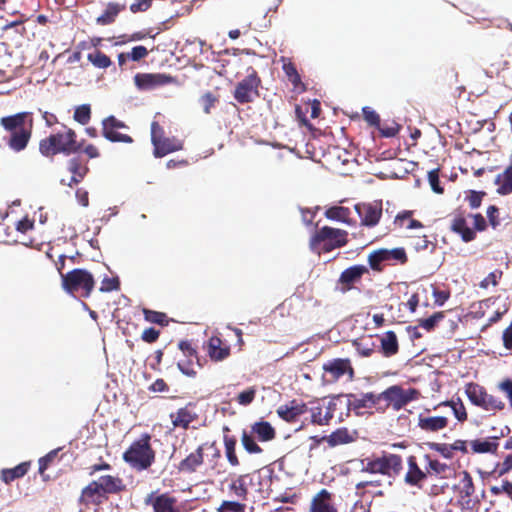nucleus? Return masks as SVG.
Wrapping results in <instances>:
<instances>
[{"instance_id": "1", "label": "nucleus", "mask_w": 512, "mask_h": 512, "mask_svg": "<svg viewBox=\"0 0 512 512\" xmlns=\"http://www.w3.org/2000/svg\"><path fill=\"white\" fill-rule=\"evenodd\" d=\"M83 143V140H77V134L72 128L61 124L60 128L39 141V152L52 159L58 154L71 155L80 152Z\"/></svg>"}, {"instance_id": "2", "label": "nucleus", "mask_w": 512, "mask_h": 512, "mask_svg": "<svg viewBox=\"0 0 512 512\" xmlns=\"http://www.w3.org/2000/svg\"><path fill=\"white\" fill-rule=\"evenodd\" d=\"M0 125L10 135L7 139L8 147L14 152L26 149L33 130V116L31 112H19L14 115L4 116L0 119Z\"/></svg>"}, {"instance_id": "3", "label": "nucleus", "mask_w": 512, "mask_h": 512, "mask_svg": "<svg viewBox=\"0 0 512 512\" xmlns=\"http://www.w3.org/2000/svg\"><path fill=\"white\" fill-rule=\"evenodd\" d=\"M348 243V233L345 230L324 226L315 231L310 238V248L313 251L321 249L330 252Z\"/></svg>"}, {"instance_id": "4", "label": "nucleus", "mask_w": 512, "mask_h": 512, "mask_svg": "<svg viewBox=\"0 0 512 512\" xmlns=\"http://www.w3.org/2000/svg\"><path fill=\"white\" fill-rule=\"evenodd\" d=\"M61 279L62 287L67 293H80L84 298H88L95 287L93 275L85 269H73L66 274H61Z\"/></svg>"}, {"instance_id": "5", "label": "nucleus", "mask_w": 512, "mask_h": 512, "mask_svg": "<svg viewBox=\"0 0 512 512\" xmlns=\"http://www.w3.org/2000/svg\"><path fill=\"white\" fill-rule=\"evenodd\" d=\"M246 71V77L236 84L233 92V97L239 104L251 103L260 96L261 78L253 67Z\"/></svg>"}, {"instance_id": "6", "label": "nucleus", "mask_w": 512, "mask_h": 512, "mask_svg": "<svg viewBox=\"0 0 512 512\" xmlns=\"http://www.w3.org/2000/svg\"><path fill=\"white\" fill-rule=\"evenodd\" d=\"M417 394L418 392L415 389L404 390L397 385L391 386L382 393H379L381 406H378V411L384 412L390 406L398 411L414 400Z\"/></svg>"}, {"instance_id": "7", "label": "nucleus", "mask_w": 512, "mask_h": 512, "mask_svg": "<svg viewBox=\"0 0 512 512\" xmlns=\"http://www.w3.org/2000/svg\"><path fill=\"white\" fill-rule=\"evenodd\" d=\"M450 229L464 242H470L476 238L477 231H480V214L457 213L450 221Z\"/></svg>"}, {"instance_id": "8", "label": "nucleus", "mask_w": 512, "mask_h": 512, "mask_svg": "<svg viewBox=\"0 0 512 512\" xmlns=\"http://www.w3.org/2000/svg\"><path fill=\"white\" fill-rule=\"evenodd\" d=\"M275 437V428L268 421L260 420L251 425L250 433L243 431L241 440L244 448H260L256 441L268 442Z\"/></svg>"}, {"instance_id": "9", "label": "nucleus", "mask_w": 512, "mask_h": 512, "mask_svg": "<svg viewBox=\"0 0 512 512\" xmlns=\"http://www.w3.org/2000/svg\"><path fill=\"white\" fill-rule=\"evenodd\" d=\"M360 218V224L364 227H375L379 224L383 213L382 200L372 202H360L354 206Z\"/></svg>"}, {"instance_id": "10", "label": "nucleus", "mask_w": 512, "mask_h": 512, "mask_svg": "<svg viewBox=\"0 0 512 512\" xmlns=\"http://www.w3.org/2000/svg\"><path fill=\"white\" fill-rule=\"evenodd\" d=\"M322 369L325 374L330 376V381L332 382L338 381L345 375L349 381L355 378V370L349 358L330 359L323 364Z\"/></svg>"}, {"instance_id": "11", "label": "nucleus", "mask_w": 512, "mask_h": 512, "mask_svg": "<svg viewBox=\"0 0 512 512\" xmlns=\"http://www.w3.org/2000/svg\"><path fill=\"white\" fill-rule=\"evenodd\" d=\"M178 347L185 356V359L179 360L177 362V367L184 375L188 377H195L197 375L195 367L201 368L196 349L188 340L180 341Z\"/></svg>"}, {"instance_id": "12", "label": "nucleus", "mask_w": 512, "mask_h": 512, "mask_svg": "<svg viewBox=\"0 0 512 512\" xmlns=\"http://www.w3.org/2000/svg\"><path fill=\"white\" fill-rule=\"evenodd\" d=\"M119 129L128 130L129 127L125 122L110 115L102 120V135L110 142L132 143L133 138L125 133H120Z\"/></svg>"}, {"instance_id": "13", "label": "nucleus", "mask_w": 512, "mask_h": 512, "mask_svg": "<svg viewBox=\"0 0 512 512\" xmlns=\"http://www.w3.org/2000/svg\"><path fill=\"white\" fill-rule=\"evenodd\" d=\"M172 83H176V79L165 73H137L134 76V84L139 90H152Z\"/></svg>"}, {"instance_id": "14", "label": "nucleus", "mask_w": 512, "mask_h": 512, "mask_svg": "<svg viewBox=\"0 0 512 512\" xmlns=\"http://www.w3.org/2000/svg\"><path fill=\"white\" fill-rule=\"evenodd\" d=\"M366 274H369V269L365 265H353L346 268L341 272L337 281L340 291L346 293L352 290Z\"/></svg>"}, {"instance_id": "15", "label": "nucleus", "mask_w": 512, "mask_h": 512, "mask_svg": "<svg viewBox=\"0 0 512 512\" xmlns=\"http://www.w3.org/2000/svg\"><path fill=\"white\" fill-rule=\"evenodd\" d=\"M67 170L71 173V178L69 179V181H65V179H62L61 184L67 185L72 188L83 181V179L89 172V167L87 161L77 156L68 160Z\"/></svg>"}, {"instance_id": "16", "label": "nucleus", "mask_w": 512, "mask_h": 512, "mask_svg": "<svg viewBox=\"0 0 512 512\" xmlns=\"http://www.w3.org/2000/svg\"><path fill=\"white\" fill-rule=\"evenodd\" d=\"M308 408L306 403L293 399L287 404L281 405L277 408V415L284 421L293 423L298 418L307 412Z\"/></svg>"}, {"instance_id": "17", "label": "nucleus", "mask_w": 512, "mask_h": 512, "mask_svg": "<svg viewBox=\"0 0 512 512\" xmlns=\"http://www.w3.org/2000/svg\"><path fill=\"white\" fill-rule=\"evenodd\" d=\"M123 458L131 467L142 470L151 464L154 454L153 450H126Z\"/></svg>"}, {"instance_id": "18", "label": "nucleus", "mask_w": 512, "mask_h": 512, "mask_svg": "<svg viewBox=\"0 0 512 512\" xmlns=\"http://www.w3.org/2000/svg\"><path fill=\"white\" fill-rule=\"evenodd\" d=\"M170 419L174 427L187 429L189 425L197 419L195 404L192 402L187 403L184 407L171 413Z\"/></svg>"}, {"instance_id": "19", "label": "nucleus", "mask_w": 512, "mask_h": 512, "mask_svg": "<svg viewBox=\"0 0 512 512\" xmlns=\"http://www.w3.org/2000/svg\"><path fill=\"white\" fill-rule=\"evenodd\" d=\"M230 346L219 336H211L207 342V354L212 361L220 362L230 356Z\"/></svg>"}, {"instance_id": "20", "label": "nucleus", "mask_w": 512, "mask_h": 512, "mask_svg": "<svg viewBox=\"0 0 512 512\" xmlns=\"http://www.w3.org/2000/svg\"><path fill=\"white\" fill-rule=\"evenodd\" d=\"M349 406L360 413L361 409H372L375 408L378 411V406H381L379 394L372 392L362 394L360 396L350 395Z\"/></svg>"}, {"instance_id": "21", "label": "nucleus", "mask_w": 512, "mask_h": 512, "mask_svg": "<svg viewBox=\"0 0 512 512\" xmlns=\"http://www.w3.org/2000/svg\"><path fill=\"white\" fill-rule=\"evenodd\" d=\"M400 345L396 333L392 330L386 331L380 336L379 352L385 358H391L398 354Z\"/></svg>"}, {"instance_id": "22", "label": "nucleus", "mask_w": 512, "mask_h": 512, "mask_svg": "<svg viewBox=\"0 0 512 512\" xmlns=\"http://www.w3.org/2000/svg\"><path fill=\"white\" fill-rule=\"evenodd\" d=\"M310 512H338L331 494L326 490L322 489L312 499Z\"/></svg>"}, {"instance_id": "23", "label": "nucleus", "mask_w": 512, "mask_h": 512, "mask_svg": "<svg viewBox=\"0 0 512 512\" xmlns=\"http://www.w3.org/2000/svg\"><path fill=\"white\" fill-rule=\"evenodd\" d=\"M183 149V142L175 137H164L156 141L154 145V156L157 158Z\"/></svg>"}, {"instance_id": "24", "label": "nucleus", "mask_w": 512, "mask_h": 512, "mask_svg": "<svg viewBox=\"0 0 512 512\" xmlns=\"http://www.w3.org/2000/svg\"><path fill=\"white\" fill-rule=\"evenodd\" d=\"M448 425V418L444 416H425L420 414L418 417V426L426 432H437Z\"/></svg>"}, {"instance_id": "25", "label": "nucleus", "mask_w": 512, "mask_h": 512, "mask_svg": "<svg viewBox=\"0 0 512 512\" xmlns=\"http://www.w3.org/2000/svg\"><path fill=\"white\" fill-rule=\"evenodd\" d=\"M414 211H400L394 218V226L398 229L416 230L424 227L423 223L413 218Z\"/></svg>"}, {"instance_id": "26", "label": "nucleus", "mask_w": 512, "mask_h": 512, "mask_svg": "<svg viewBox=\"0 0 512 512\" xmlns=\"http://www.w3.org/2000/svg\"><path fill=\"white\" fill-rule=\"evenodd\" d=\"M494 184L497 194L506 196L512 193V160L510 165L496 176Z\"/></svg>"}, {"instance_id": "27", "label": "nucleus", "mask_w": 512, "mask_h": 512, "mask_svg": "<svg viewBox=\"0 0 512 512\" xmlns=\"http://www.w3.org/2000/svg\"><path fill=\"white\" fill-rule=\"evenodd\" d=\"M126 9L125 4H120L116 2H109L106 5L103 13L96 18V23L101 26H106L115 22L117 16L120 12Z\"/></svg>"}, {"instance_id": "28", "label": "nucleus", "mask_w": 512, "mask_h": 512, "mask_svg": "<svg viewBox=\"0 0 512 512\" xmlns=\"http://www.w3.org/2000/svg\"><path fill=\"white\" fill-rule=\"evenodd\" d=\"M105 493L102 492L95 481L88 484L81 493L80 501L83 504H99L105 498Z\"/></svg>"}, {"instance_id": "29", "label": "nucleus", "mask_w": 512, "mask_h": 512, "mask_svg": "<svg viewBox=\"0 0 512 512\" xmlns=\"http://www.w3.org/2000/svg\"><path fill=\"white\" fill-rule=\"evenodd\" d=\"M357 354L360 357H371L376 352V343L373 341L372 336L357 338L352 341Z\"/></svg>"}, {"instance_id": "30", "label": "nucleus", "mask_w": 512, "mask_h": 512, "mask_svg": "<svg viewBox=\"0 0 512 512\" xmlns=\"http://www.w3.org/2000/svg\"><path fill=\"white\" fill-rule=\"evenodd\" d=\"M250 484L251 478L248 475H242L231 481L229 485V491L238 499L245 500Z\"/></svg>"}, {"instance_id": "31", "label": "nucleus", "mask_w": 512, "mask_h": 512, "mask_svg": "<svg viewBox=\"0 0 512 512\" xmlns=\"http://www.w3.org/2000/svg\"><path fill=\"white\" fill-rule=\"evenodd\" d=\"M324 215L329 220L343 222L348 225L354 223L350 218L351 211L348 207L331 206L325 210Z\"/></svg>"}, {"instance_id": "32", "label": "nucleus", "mask_w": 512, "mask_h": 512, "mask_svg": "<svg viewBox=\"0 0 512 512\" xmlns=\"http://www.w3.org/2000/svg\"><path fill=\"white\" fill-rule=\"evenodd\" d=\"M282 69L288 80L291 82L294 90L299 92H304L306 90V86L301 81V77L296 69V66L291 61L284 62Z\"/></svg>"}, {"instance_id": "33", "label": "nucleus", "mask_w": 512, "mask_h": 512, "mask_svg": "<svg viewBox=\"0 0 512 512\" xmlns=\"http://www.w3.org/2000/svg\"><path fill=\"white\" fill-rule=\"evenodd\" d=\"M29 462H23L13 468H5L1 470V480L6 484L23 477L29 470Z\"/></svg>"}, {"instance_id": "34", "label": "nucleus", "mask_w": 512, "mask_h": 512, "mask_svg": "<svg viewBox=\"0 0 512 512\" xmlns=\"http://www.w3.org/2000/svg\"><path fill=\"white\" fill-rule=\"evenodd\" d=\"M99 486L100 490L106 494L115 493L121 489L122 482L119 478L105 475L94 480Z\"/></svg>"}, {"instance_id": "35", "label": "nucleus", "mask_w": 512, "mask_h": 512, "mask_svg": "<svg viewBox=\"0 0 512 512\" xmlns=\"http://www.w3.org/2000/svg\"><path fill=\"white\" fill-rule=\"evenodd\" d=\"M152 505L154 512H179L176 500L166 494L156 497Z\"/></svg>"}, {"instance_id": "36", "label": "nucleus", "mask_w": 512, "mask_h": 512, "mask_svg": "<svg viewBox=\"0 0 512 512\" xmlns=\"http://www.w3.org/2000/svg\"><path fill=\"white\" fill-rule=\"evenodd\" d=\"M410 245L417 252L433 253L436 249V243L430 241L426 235L411 236Z\"/></svg>"}, {"instance_id": "37", "label": "nucleus", "mask_w": 512, "mask_h": 512, "mask_svg": "<svg viewBox=\"0 0 512 512\" xmlns=\"http://www.w3.org/2000/svg\"><path fill=\"white\" fill-rule=\"evenodd\" d=\"M203 461L201 450H195L183 459L179 465L181 471H194Z\"/></svg>"}, {"instance_id": "38", "label": "nucleus", "mask_w": 512, "mask_h": 512, "mask_svg": "<svg viewBox=\"0 0 512 512\" xmlns=\"http://www.w3.org/2000/svg\"><path fill=\"white\" fill-rule=\"evenodd\" d=\"M425 478V473H423L415 464V462L412 461V459L409 460V468L405 475V481L406 483L410 485L418 486L420 482Z\"/></svg>"}, {"instance_id": "39", "label": "nucleus", "mask_w": 512, "mask_h": 512, "mask_svg": "<svg viewBox=\"0 0 512 512\" xmlns=\"http://www.w3.org/2000/svg\"><path fill=\"white\" fill-rule=\"evenodd\" d=\"M142 312L144 319L147 322L158 324L160 326H167L169 324L168 316L164 312H159L148 308H144Z\"/></svg>"}, {"instance_id": "40", "label": "nucleus", "mask_w": 512, "mask_h": 512, "mask_svg": "<svg viewBox=\"0 0 512 512\" xmlns=\"http://www.w3.org/2000/svg\"><path fill=\"white\" fill-rule=\"evenodd\" d=\"M87 59L95 67L100 69H106L112 64L111 59L100 50H95L94 52L89 53Z\"/></svg>"}, {"instance_id": "41", "label": "nucleus", "mask_w": 512, "mask_h": 512, "mask_svg": "<svg viewBox=\"0 0 512 512\" xmlns=\"http://www.w3.org/2000/svg\"><path fill=\"white\" fill-rule=\"evenodd\" d=\"M390 467V460L387 458H378L368 462L365 469L371 473L387 474L389 473Z\"/></svg>"}, {"instance_id": "42", "label": "nucleus", "mask_w": 512, "mask_h": 512, "mask_svg": "<svg viewBox=\"0 0 512 512\" xmlns=\"http://www.w3.org/2000/svg\"><path fill=\"white\" fill-rule=\"evenodd\" d=\"M368 263L372 270L381 272L383 270V263H387L384 249H379L371 252L368 255Z\"/></svg>"}, {"instance_id": "43", "label": "nucleus", "mask_w": 512, "mask_h": 512, "mask_svg": "<svg viewBox=\"0 0 512 512\" xmlns=\"http://www.w3.org/2000/svg\"><path fill=\"white\" fill-rule=\"evenodd\" d=\"M384 253L386 256L387 263H391L392 261H394L399 264H405L408 261V257L404 248L399 247L393 248L391 250L384 249Z\"/></svg>"}, {"instance_id": "44", "label": "nucleus", "mask_w": 512, "mask_h": 512, "mask_svg": "<svg viewBox=\"0 0 512 512\" xmlns=\"http://www.w3.org/2000/svg\"><path fill=\"white\" fill-rule=\"evenodd\" d=\"M205 114H211V110L219 103V96L208 91L205 92L199 99Z\"/></svg>"}, {"instance_id": "45", "label": "nucleus", "mask_w": 512, "mask_h": 512, "mask_svg": "<svg viewBox=\"0 0 512 512\" xmlns=\"http://www.w3.org/2000/svg\"><path fill=\"white\" fill-rule=\"evenodd\" d=\"M73 118L81 125H86L91 119V107L89 104L77 106L74 111Z\"/></svg>"}, {"instance_id": "46", "label": "nucleus", "mask_w": 512, "mask_h": 512, "mask_svg": "<svg viewBox=\"0 0 512 512\" xmlns=\"http://www.w3.org/2000/svg\"><path fill=\"white\" fill-rule=\"evenodd\" d=\"M444 318V312H436L426 319L419 320V326L430 332L435 329L438 323Z\"/></svg>"}, {"instance_id": "47", "label": "nucleus", "mask_w": 512, "mask_h": 512, "mask_svg": "<svg viewBox=\"0 0 512 512\" xmlns=\"http://www.w3.org/2000/svg\"><path fill=\"white\" fill-rule=\"evenodd\" d=\"M352 440V437L348 433L346 429L337 430L330 435L329 442L331 445H341L349 443Z\"/></svg>"}, {"instance_id": "48", "label": "nucleus", "mask_w": 512, "mask_h": 512, "mask_svg": "<svg viewBox=\"0 0 512 512\" xmlns=\"http://www.w3.org/2000/svg\"><path fill=\"white\" fill-rule=\"evenodd\" d=\"M256 392V388L254 387H250L247 390L240 392L237 396V402L243 406L250 405L255 399Z\"/></svg>"}, {"instance_id": "49", "label": "nucleus", "mask_w": 512, "mask_h": 512, "mask_svg": "<svg viewBox=\"0 0 512 512\" xmlns=\"http://www.w3.org/2000/svg\"><path fill=\"white\" fill-rule=\"evenodd\" d=\"M428 181H429V184L431 186V189L435 193L442 194L444 192L443 187L440 185L439 169L438 168L433 169V170L428 172Z\"/></svg>"}, {"instance_id": "50", "label": "nucleus", "mask_w": 512, "mask_h": 512, "mask_svg": "<svg viewBox=\"0 0 512 512\" xmlns=\"http://www.w3.org/2000/svg\"><path fill=\"white\" fill-rule=\"evenodd\" d=\"M377 128L379 129L381 136L389 138L396 136L401 126L396 122H392L391 124L379 125Z\"/></svg>"}, {"instance_id": "51", "label": "nucleus", "mask_w": 512, "mask_h": 512, "mask_svg": "<svg viewBox=\"0 0 512 512\" xmlns=\"http://www.w3.org/2000/svg\"><path fill=\"white\" fill-rule=\"evenodd\" d=\"M245 505L234 501H223L218 508L219 512H244Z\"/></svg>"}, {"instance_id": "52", "label": "nucleus", "mask_w": 512, "mask_h": 512, "mask_svg": "<svg viewBox=\"0 0 512 512\" xmlns=\"http://www.w3.org/2000/svg\"><path fill=\"white\" fill-rule=\"evenodd\" d=\"M363 117L365 121L375 127H379L380 125V116L378 113H376L374 110H372L370 107H364L363 108Z\"/></svg>"}, {"instance_id": "53", "label": "nucleus", "mask_w": 512, "mask_h": 512, "mask_svg": "<svg viewBox=\"0 0 512 512\" xmlns=\"http://www.w3.org/2000/svg\"><path fill=\"white\" fill-rule=\"evenodd\" d=\"M120 287V281L117 277L112 278H104L101 282L100 291L101 292H111L113 290H118Z\"/></svg>"}, {"instance_id": "54", "label": "nucleus", "mask_w": 512, "mask_h": 512, "mask_svg": "<svg viewBox=\"0 0 512 512\" xmlns=\"http://www.w3.org/2000/svg\"><path fill=\"white\" fill-rule=\"evenodd\" d=\"M501 270H495L482 280V288H488L490 285L495 287L502 277Z\"/></svg>"}, {"instance_id": "55", "label": "nucleus", "mask_w": 512, "mask_h": 512, "mask_svg": "<svg viewBox=\"0 0 512 512\" xmlns=\"http://www.w3.org/2000/svg\"><path fill=\"white\" fill-rule=\"evenodd\" d=\"M149 54V51L145 46L139 45L132 48L131 52L128 53L129 59L132 61H140Z\"/></svg>"}, {"instance_id": "56", "label": "nucleus", "mask_w": 512, "mask_h": 512, "mask_svg": "<svg viewBox=\"0 0 512 512\" xmlns=\"http://www.w3.org/2000/svg\"><path fill=\"white\" fill-rule=\"evenodd\" d=\"M159 336H160L159 330H157L153 327H149V328H146L142 332L141 339L146 343L152 344L158 340Z\"/></svg>"}, {"instance_id": "57", "label": "nucleus", "mask_w": 512, "mask_h": 512, "mask_svg": "<svg viewBox=\"0 0 512 512\" xmlns=\"http://www.w3.org/2000/svg\"><path fill=\"white\" fill-rule=\"evenodd\" d=\"M444 404L452 407V409L454 411V415L459 421L466 420L467 414L465 411V407L461 402L455 403L453 401H450V402H445Z\"/></svg>"}, {"instance_id": "58", "label": "nucleus", "mask_w": 512, "mask_h": 512, "mask_svg": "<svg viewBox=\"0 0 512 512\" xmlns=\"http://www.w3.org/2000/svg\"><path fill=\"white\" fill-rule=\"evenodd\" d=\"M152 2L153 0H136L130 5V11L132 13L145 12L151 7Z\"/></svg>"}, {"instance_id": "59", "label": "nucleus", "mask_w": 512, "mask_h": 512, "mask_svg": "<svg viewBox=\"0 0 512 512\" xmlns=\"http://www.w3.org/2000/svg\"><path fill=\"white\" fill-rule=\"evenodd\" d=\"M162 138H164L163 128L158 122L153 121L151 123V142L153 146L156 144V141H159Z\"/></svg>"}, {"instance_id": "60", "label": "nucleus", "mask_w": 512, "mask_h": 512, "mask_svg": "<svg viewBox=\"0 0 512 512\" xmlns=\"http://www.w3.org/2000/svg\"><path fill=\"white\" fill-rule=\"evenodd\" d=\"M499 209L496 206H489L487 209V217L490 225L496 228L500 225Z\"/></svg>"}, {"instance_id": "61", "label": "nucleus", "mask_w": 512, "mask_h": 512, "mask_svg": "<svg viewBox=\"0 0 512 512\" xmlns=\"http://www.w3.org/2000/svg\"><path fill=\"white\" fill-rule=\"evenodd\" d=\"M57 456V450H51L46 456L39 459V473L43 474L50 462Z\"/></svg>"}, {"instance_id": "62", "label": "nucleus", "mask_w": 512, "mask_h": 512, "mask_svg": "<svg viewBox=\"0 0 512 512\" xmlns=\"http://www.w3.org/2000/svg\"><path fill=\"white\" fill-rule=\"evenodd\" d=\"M434 303L438 306H442L450 297V292L447 290H433Z\"/></svg>"}, {"instance_id": "63", "label": "nucleus", "mask_w": 512, "mask_h": 512, "mask_svg": "<svg viewBox=\"0 0 512 512\" xmlns=\"http://www.w3.org/2000/svg\"><path fill=\"white\" fill-rule=\"evenodd\" d=\"M502 341H503V346L507 350L512 349V322L510 323V325L507 328L504 329L503 334H502Z\"/></svg>"}, {"instance_id": "64", "label": "nucleus", "mask_w": 512, "mask_h": 512, "mask_svg": "<svg viewBox=\"0 0 512 512\" xmlns=\"http://www.w3.org/2000/svg\"><path fill=\"white\" fill-rule=\"evenodd\" d=\"M500 389L506 394L509 404L512 408V380L505 379L499 385Z\"/></svg>"}]
</instances>
